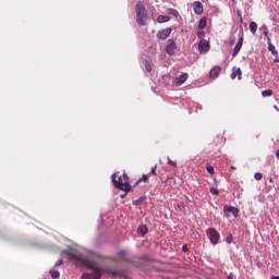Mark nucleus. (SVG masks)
I'll return each instance as SVG.
<instances>
[{
  "label": "nucleus",
  "mask_w": 279,
  "mask_h": 279,
  "mask_svg": "<svg viewBox=\"0 0 279 279\" xmlns=\"http://www.w3.org/2000/svg\"><path fill=\"white\" fill-rule=\"evenodd\" d=\"M275 62H278V59H275Z\"/></svg>",
  "instance_id": "obj_41"
},
{
  "label": "nucleus",
  "mask_w": 279,
  "mask_h": 279,
  "mask_svg": "<svg viewBox=\"0 0 279 279\" xmlns=\"http://www.w3.org/2000/svg\"><path fill=\"white\" fill-rule=\"evenodd\" d=\"M62 254H66L69 260H75L76 263H81V265H85V267L92 271L84 272L81 279H101L104 271H106V269H104L101 266L93 262H87L86 257L77 252V250L75 248L68 247V250L62 251Z\"/></svg>",
  "instance_id": "obj_1"
},
{
  "label": "nucleus",
  "mask_w": 279,
  "mask_h": 279,
  "mask_svg": "<svg viewBox=\"0 0 279 279\" xmlns=\"http://www.w3.org/2000/svg\"><path fill=\"white\" fill-rule=\"evenodd\" d=\"M206 233L210 243H213V245H217V243H219L220 235L215 228L207 229Z\"/></svg>",
  "instance_id": "obj_5"
},
{
  "label": "nucleus",
  "mask_w": 279,
  "mask_h": 279,
  "mask_svg": "<svg viewBox=\"0 0 279 279\" xmlns=\"http://www.w3.org/2000/svg\"><path fill=\"white\" fill-rule=\"evenodd\" d=\"M207 173H210V175H215V168H213V166H207Z\"/></svg>",
  "instance_id": "obj_26"
},
{
  "label": "nucleus",
  "mask_w": 279,
  "mask_h": 279,
  "mask_svg": "<svg viewBox=\"0 0 279 279\" xmlns=\"http://www.w3.org/2000/svg\"><path fill=\"white\" fill-rule=\"evenodd\" d=\"M145 70H146L148 73H151V64H149L148 61H145Z\"/></svg>",
  "instance_id": "obj_27"
},
{
  "label": "nucleus",
  "mask_w": 279,
  "mask_h": 279,
  "mask_svg": "<svg viewBox=\"0 0 279 279\" xmlns=\"http://www.w3.org/2000/svg\"><path fill=\"white\" fill-rule=\"evenodd\" d=\"M254 178H255V180H257V181L263 180V173L257 172V173L254 174Z\"/></svg>",
  "instance_id": "obj_30"
},
{
  "label": "nucleus",
  "mask_w": 279,
  "mask_h": 279,
  "mask_svg": "<svg viewBox=\"0 0 279 279\" xmlns=\"http://www.w3.org/2000/svg\"><path fill=\"white\" fill-rule=\"evenodd\" d=\"M136 12V22L141 27H144L146 25L147 21V9L142 3H137L135 7Z\"/></svg>",
  "instance_id": "obj_3"
},
{
  "label": "nucleus",
  "mask_w": 279,
  "mask_h": 279,
  "mask_svg": "<svg viewBox=\"0 0 279 279\" xmlns=\"http://www.w3.org/2000/svg\"><path fill=\"white\" fill-rule=\"evenodd\" d=\"M241 75H242V72H241V68H233L232 69V73L230 75L231 80H241Z\"/></svg>",
  "instance_id": "obj_14"
},
{
  "label": "nucleus",
  "mask_w": 279,
  "mask_h": 279,
  "mask_svg": "<svg viewBox=\"0 0 279 279\" xmlns=\"http://www.w3.org/2000/svg\"><path fill=\"white\" fill-rule=\"evenodd\" d=\"M276 158L279 160V149L276 153Z\"/></svg>",
  "instance_id": "obj_38"
},
{
  "label": "nucleus",
  "mask_w": 279,
  "mask_h": 279,
  "mask_svg": "<svg viewBox=\"0 0 279 279\" xmlns=\"http://www.w3.org/2000/svg\"><path fill=\"white\" fill-rule=\"evenodd\" d=\"M178 208L182 213V210L184 209V203L178 204Z\"/></svg>",
  "instance_id": "obj_33"
},
{
  "label": "nucleus",
  "mask_w": 279,
  "mask_h": 279,
  "mask_svg": "<svg viewBox=\"0 0 279 279\" xmlns=\"http://www.w3.org/2000/svg\"><path fill=\"white\" fill-rule=\"evenodd\" d=\"M193 10H194V14H197L199 16V14L204 13V4H202V2L199 1H195L193 3Z\"/></svg>",
  "instance_id": "obj_7"
},
{
  "label": "nucleus",
  "mask_w": 279,
  "mask_h": 279,
  "mask_svg": "<svg viewBox=\"0 0 279 279\" xmlns=\"http://www.w3.org/2000/svg\"><path fill=\"white\" fill-rule=\"evenodd\" d=\"M125 196V194L124 195H121V197H124Z\"/></svg>",
  "instance_id": "obj_42"
},
{
  "label": "nucleus",
  "mask_w": 279,
  "mask_h": 279,
  "mask_svg": "<svg viewBox=\"0 0 279 279\" xmlns=\"http://www.w3.org/2000/svg\"><path fill=\"white\" fill-rule=\"evenodd\" d=\"M137 231L140 232V234H142V236H145V234L149 232V230L147 229V226L140 227Z\"/></svg>",
  "instance_id": "obj_19"
},
{
  "label": "nucleus",
  "mask_w": 279,
  "mask_h": 279,
  "mask_svg": "<svg viewBox=\"0 0 279 279\" xmlns=\"http://www.w3.org/2000/svg\"><path fill=\"white\" fill-rule=\"evenodd\" d=\"M151 175V173H148V174H143V177H142V181L143 182H147V180H149V177ZM141 180H140V182H141Z\"/></svg>",
  "instance_id": "obj_29"
},
{
  "label": "nucleus",
  "mask_w": 279,
  "mask_h": 279,
  "mask_svg": "<svg viewBox=\"0 0 279 279\" xmlns=\"http://www.w3.org/2000/svg\"><path fill=\"white\" fill-rule=\"evenodd\" d=\"M259 31L263 32L264 36H266L267 39L269 38V29L267 28L266 25H263V26L259 28Z\"/></svg>",
  "instance_id": "obj_20"
},
{
  "label": "nucleus",
  "mask_w": 279,
  "mask_h": 279,
  "mask_svg": "<svg viewBox=\"0 0 279 279\" xmlns=\"http://www.w3.org/2000/svg\"><path fill=\"white\" fill-rule=\"evenodd\" d=\"M125 196V194L124 195H121V197H124Z\"/></svg>",
  "instance_id": "obj_43"
},
{
  "label": "nucleus",
  "mask_w": 279,
  "mask_h": 279,
  "mask_svg": "<svg viewBox=\"0 0 279 279\" xmlns=\"http://www.w3.org/2000/svg\"><path fill=\"white\" fill-rule=\"evenodd\" d=\"M165 51L168 56H174L175 51H178V44L173 39H168Z\"/></svg>",
  "instance_id": "obj_4"
},
{
  "label": "nucleus",
  "mask_w": 279,
  "mask_h": 279,
  "mask_svg": "<svg viewBox=\"0 0 279 279\" xmlns=\"http://www.w3.org/2000/svg\"><path fill=\"white\" fill-rule=\"evenodd\" d=\"M198 51L199 53H208V51H210V43L206 39H202L198 43Z\"/></svg>",
  "instance_id": "obj_6"
},
{
  "label": "nucleus",
  "mask_w": 279,
  "mask_h": 279,
  "mask_svg": "<svg viewBox=\"0 0 279 279\" xmlns=\"http://www.w3.org/2000/svg\"><path fill=\"white\" fill-rule=\"evenodd\" d=\"M197 38H199V40H204V38H206V32L204 31L197 32Z\"/></svg>",
  "instance_id": "obj_24"
},
{
  "label": "nucleus",
  "mask_w": 279,
  "mask_h": 279,
  "mask_svg": "<svg viewBox=\"0 0 279 279\" xmlns=\"http://www.w3.org/2000/svg\"><path fill=\"white\" fill-rule=\"evenodd\" d=\"M248 27H250L251 34H256L258 29V24H256V22H251Z\"/></svg>",
  "instance_id": "obj_18"
},
{
  "label": "nucleus",
  "mask_w": 279,
  "mask_h": 279,
  "mask_svg": "<svg viewBox=\"0 0 279 279\" xmlns=\"http://www.w3.org/2000/svg\"><path fill=\"white\" fill-rule=\"evenodd\" d=\"M227 243H232V234L227 236Z\"/></svg>",
  "instance_id": "obj_34"
},
{
  "label": "nucleus",
  "mask_w": 279,
  "mask_h": 279,
  "mask_svg": "<svg viewBox=\"0 0 279 279\" xmlns=\"http://www.w3.org/2000/svg\"><path fill=\"white\" fill-rule=\"evenodd\" d=\"M220 73H221V66L219 65L214 66L209 72L210 80H217Z\"/></svg>",
  "instance_id": "obj_9"
},
{
  "label": "nucleus",
  "mask_w": 279,
  "mask_h": 279,
  "mask_svg": "<svg viewBox=\"0 0 279 279\" xmlns=\"http://www.w3.org/2000/svg\"><path fill=\"white\" fill-rule=\"evenodd\" d=\"M228 279H236V276H234V274L230 272L228 276Z\"/></svg>",
  "instance_id": "obj_36"
},
{
  "label": "nucleus",
  "mask_w": 279,
  "mask_h": 279,
  "mask_svg": "<svg viewBox=\"0 0 279 279\" xmlns=\"http://www.w3.org/2000/svg\"><path fill=\"white\" fill-rule=\"evenodd\" d=\"M169 21H171V17H169V15H159L157 17L158 23H169Z\"/></svg>",
  "instance_id": "obj_16"
},
{
  "label": "nucleus",
  "mask_w": 279,
  "mask_h": 279,
  "mask_svg": "<svg viewBox=\"0 0 279 279\" xmlns=\"http://www.w3.org/2000/svg\"><path fill=\"white\" fill-rule=\"evenodd\" d=\"M118 263H125L128 260V251L122 250L117 253Z\"/></svg>",
  "instance_id": "obj_10"
},
{
  "label": "nucleus",
  "mask_w": 279,
  "mask_h": 279,
  "mask_svg": "<svg viewBox=\"0 0 279 279\" xmlns=\"http://www.w3.org/2000/svg\"><path fill=\"white\" fill-rule=\"evenodd\" d=\"M186 80H189V74L187 73H183V74L177 76L175 77L177 86H182V84H184V82H186Z\"/></svg>",
  "instance_id": "obj_12"
},
{
  "label": "nucleus",
  "mask_w": 279,
  "mask_h": 279,
  "mask_svg": "<svg viewBox=\"0 0 279 279\" xmlns=\"http://www.w3.org/2000/svg\"><path fill=\"white\" fill-rule=\"evenodd\" d=\"M207 21L206 16L202 17L198 22V29H206Z\"/></svg>",
  "instance_id": "obj_17"
},
{
  "label": "nucleus",
  "mask_w": 279,
  "mask_h": 279,
  "mask_svg": "<svg viewBox=\"0 0 279 279\" xmlns=\"http://www.w3.org/2000/svg\"><path fill=\"white\" fill-rule=\"evenodd\" d=\"M62 259H59L56 264H54V267H60V265H62Z\"/></svg>",
  "instance_id": "obj_35"
},
{
  "label": "nucleus",
  "mask_w": 279,
  "mask_h": 279,
  "mask_svg": "<svg viewBox=\"0 0 279 279\" xmlns=\"http://www.w3.org/2000/svg\"><path fill=\"white\" fill-rule=\"evenodd\" d=\"M169 14L175 17L180 16V13L175 9H169Z\"/></svg>",
  "instance_id": "obj_25"
},
{
  "label": "nucleus",
  "mask_w": 279,
  "mask_h": 279,
  "mask_svg": "<svg viewBox=\"0 0 279 279\" xmlns=\"http://www.w3.org/2000/svg\"><path fill=\"white\" fill-rule=\"evenodd\" d=\"M270 279H279V276H272Z\"/></svg>",
  "instance_id": "obj_39"
},
{
  "label": "nucleus",
  "mask_w": 279,
  "mask_h": 279,
  "mask_svg": "<svg viewBox=\"0 0 279 279\" xmlns=\"http://www.w3.org/2000/svg\"><path fill=\"white\" fill-rule=\"evenodd\" d=\"M225 213H230L233 217H239V208L226 205L223 207Z\"/></svg>",
  "instance_id": "obj_11"
},
{
  "label": "nucleus",
  "mask_w": 279,
  "mask_h": 279,
  "mask_svg": "<svg viewBox=\"0 0 279 279\" xmlns=\"http://www.w3.org/2000/svg\"><path fill=\"white\" fill-rule=\"evenodd\" d=\"M231 169H236V168L234 166H232Z\"/></svg>",
  "instance_id": "obj_40"
},
{
  "label": "nucleus",
  "mask_w": 279,
  "mask_h": 279,
  "mask_svg": "<svg viewBox=\"0 0 279 279\" xmlns=\"http://www.w3.org/2000/svg\"><path fill=\"white\" fill-rule=\"evenodd\" d=\"M157 167L158 166H154V167H151V169H150V175H156V169H157Z\"/></svg>",
  "instance_id": "obj_31"
},
{
  "label": "nucleus",
  "mask_w": 279,
  "mask_h": 279,
  "mask_svg": "<svg viewBox=\"0 0 279 279\" xmlns=\"http://www.w3.org/2000/svg\"><path fill=\"white\" fill-rule=\"evenodd\" d=\"M168 165H171V167H178L175 161H172L169 157H168Z\"/></svg>",
  "instance_id": "obj_32"
},
{
  "label": "nucleus",
  "mask_w": 279,
  "mask_h": 279,
  "mask_svg": "<svg viewBox=\"0 0 279 279\" xmlns=\"http://www.w3.org/2000/svg\"><path fill=\"white\" fill-rule=\"evenodd\" d=\"M182 252H189V247L186 246V244L182 246Z\"/></svg>",
  "instance_id": "obj_37"
},
{
  "label": "nucleus",
  "mask_w": 279,
  "mask_h": 279,
  "mask_svg": "<svg viewBox=\"0 0 279 279\" xmlns=\"http://www.w3.org/2000/svg\"><path fill=\"white\" fill-rule=\"evenodd\" d=\"M168 36H171V28H166L157 33V37L160 40H167Z\"/></svg>",
  "instance_id": "obj_8"
},
{
  "label": "nucleus",
  "mask_w": 279,
  "mask_h": 279,
  "mask_svg": "<svg viewBox=\"0 0 279 279\" xmlns=\"http://www.w3.org/2000/svg\"><path fill=\"white\" fill-rule=\"evenodd\" d=\"M242 47H243V37H240L239 41L236 43V45L233 48V53H232L233 58L235 56H239V51H241Z\"/></svg>",
  "instance_id": "obj_13"
},
{
  "label": "nucleus",
  "mask_w": 279,
  "mask_h": 279,
  "mask_svg": "<svg viewBox=\"0 0 279 279\" xmlns=\"http://www.w3.org/2000/svg\"><path fill=\"white\" fill-rule=\"evenodd\" d=\"M50 276L53 279L60 278V271H58V270H50Z\"/></svg>",
  "instance_id": "obj_22"
},
{
  "label": "nucleus",
  "mask_w": 279,
  "mask_h": 279,
  "mask_svg": "<svg viewBox=\"0 0 279 279\" xmlns=\"http://www.w3.org/2000/svg\"><path fill=\"white\" fill-rule=\"evenodd\" d=\"M111 182L116 189H119L120 191H124V193H129L130 178L125 173H123L122 177H118V180H117V173H113L111 175Z\"/></svg>",
  "instance_id": "obj_2"
},
{
  "label": "nucleus",
  "mask_w": 279,
  "mask_h": 279,
  "mask_svg": "<svg viewBox=\"0 0 279 279\" xmlns=\"http://www.w3.org/2000/svg\"><path fill=\"white\" fill-rule=\"evenodd\" d=\"M274 95V92L271 89H266L262 92L263 97H271Z\"/></svg>",
  "instance_id": "obj_21"
},
{
  "label": "nucleus",
  "mask_w": 279,
  "mask_h": 279,
  "mask_svg": "<svg viewBox=\"0 0 279 279\" xmlns=\"http://www.w3.org/2000/svg\"><path fill=\"white\" fill-rule=\"evenodd\" d=\"M106 271H107V274H111V276H121V271H119V270L108 269Z\"/></svg>",
  "instance_id": "obj_23"
},
{
  "label": "nucleus",
  "mask_w": 279,
  "mask_h": 279,
  "mask_svg": "<svg viewBox=\"0 0 279 279\" xmlns=\"http://www.w3.org/2000/svg\"><path fill=\"white\" fill-rule=\"evenodd\" d=\"M210 193H211V195H219V189H217V187H210Z\"/></svg>",
  "instance_id": "obj_28"
},
{
  "label": "nucleus",
  "mask_w": 279,
  "mask_h": 279,
  "mask_svg": "<svg viewBox=\"0 0 279 279\" xmlns=\"http://www.w3.org/2000/svg\"><path fill=\"white\" fill-rule=\"evenodd\" d=\"M267 43H268V51H270L272 53V56H278V51L276 50V46H274L271 44V38L270 37H268Z\"/></svg>",
  "instance_id": "obj_15"
}]
</instances>
